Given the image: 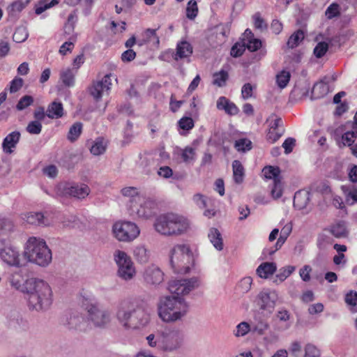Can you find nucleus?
Wrapping results in <instances>:
<instances>
[{"label":"nucleus","instance_id":"nucleus-1","mask_svg":"<svg viewBox=\"0 0 357 357\" xmlns=\"http://www.w3.org/2000/svg\"><path fill=\"white\" fill-rule=\"evenodd\" d=\"M198 286L196 278L176 280L169 283V291L176 296L160 298L158 304L160 318L165 322H174L181 319L188 311V305L180 296L188 294Z\"/></svg>","mask_w":357,"mask_h":357},{"label":"nucleus","instance_id":"nucleus-2","mask_svg":"<svg viewBox=\"0 0 357 357\" xmlns=\"http://www.w3.org/2000/svg\"><path fill=\"white\" fill-rule=\"evenodd\" d=\"M22 280L21 271L12 273L8 277L12 287L28 295L30 308L40 311L52 305L53 294L48 282L37 278H30L22 284Z\"/></svg>","mask_w":357,"mask_h":357},{"label":"nucleus","instance_id":"nucleus-3","mask_svg":"<svg viewBox=\"0 0 357 357\" xmlns=\"http://www.w3.org/2000/svg\"><path fill=\"white\" fill-rule=\"evenodd\" d=\"M116 316L120 323L126 328H140L149 321V314L145 310L130 301L121 303Z\"/></svg>","mask_w":357,"mask_h":357},{"label":"nucleus","instance_id":"nucleus-4","mask_svg":"<svg viewBox=\"0 0 357 357\" xmlns=\"http://www.w3.org/2000/svg\"><path fill=\"white\" fill-rule=\"evenodd\" d=\"M190 224L187 218L176 213H165L157 217L153 223L155 230L165 236H177L185 233Z\"/></svg>","mask_w":357,"mask_h":357},{"label":"nucleus","instance_id":"nucleus-5","mask_svg":"<svg viewBox=\"0 0 357 357\" xmlns=\"http://www.w3.org/2000/svg\"><path fill=\"white\" fill-rule=\"evenodd\" d=\"M23 256L27 261L41 267L47 266L52 259L51 250L45 241L36 236L29 237L26 241Z\"/></svg>","mask_w":357,"mask_h":357},{"label":"nucleus","instance_id":"nucleus-6","mask_svg":"<svg viewBox=\"0 0 357 357\" xmlns=\"http://www.w3.org/2000/svg\"><path fill=\"white\" fill-rule=\"evenodd\" d=\"M112 74L105 75L101 80L94 82L91 87V112L102 114L105 112L107 102L102 99L104 96H108L111 89Z\"/></svg>","mask_w":357,"mask_h":357},{"label":"nucleus","instance_id":"nucleus-7","mask_svg":"<svg viewBox=\"0 0 357 357\" xmlns=\"http://www.w3.org/2000/svg\"><path fill=\"white\" fill-rule=\"evenodd\" d=\"M170 264L176 273L185 274L193 265V256L188 246L176 245L169 252Z\"/></svg>","mask_w":357,"mask_h":357},{"label":"nucleus","instance_id":"nucleus-8","mask_svg":"<svg viewBox=\"0 0 357 357\" xmlns=\"http://www.w3.org/2000/svg\"><path fill=\"white\" fill-rule=\"evenodd\" d=\"M157 204L151 199L138 197L136 203L130 204V215H136L139 218L148 220L153 218L156 213Z\"/></svg>","mask_w":357,"mask_h":357},{"label":"nucleus","instance_id":"nucleus-9","mask_svg":"<svg viewBox=\"0 0 357 357\" xmlns=\"http://www.w3.org/2000/svg\"><path fill=\"white\" fill-rule=\"evenodd\" d=\"M79 303L84 310V313L79 314L76 312L70 315L69 319L65 323L70 328L80 329L82 325L88 324L89 316V298L88 291L84 289L80 292Z\"/></svg>","mask_w":357,"mask_h":357},{"label":"nucleus","instance_id":"nucleus-10","mask_svg":"<svg viewBox=\"0 0 357 357\" xmlns=\"http://www.w3.org/2000/svg\"><path fill=\"white\" fill-rule=\"evenodd\" d=\"M113 233L119 241L129 242L135 239L140 233L138 226L130 221H121L114 223Z\"/></svg>","mask_w":357,"mask_h":357},{"label":"nucleus","instance_id":"nucleus-11","mask_svg":"<svg viewBox=\"0 0 357 357\" xmlns=\"http://www.w3.org/2000/svg\"><path fill=\"white\" fill-rule=\"evenodd\" d=\"M114 258L118 266V275L124 280H131L136 273L131 258L121 250H116L114 254Z\"/></svg>","mask_w":357,"mask_h":357},{"label":"nucleus","instance_id":"nucleus-12","mask_svg":"<svg viewBox=\"0 0 357 357\" xmlns=\"http://www.w3.org/2000/svg\"><path fill=\"white\" fill-rule=\"evenodd\" d=\"M0 261L10 267H22L21 252L19 248L10 243L0 247Z\"/></svg>","mask_w":357,"mask_h":357},{"label":"nucleus","instance_id":"nucleus-13","mask_svg":"<svg viewBox=\"0 0 357 357\" xmlns=\"http://www.w3.org/2000/svg\"><path fill=\"white\" fill-rule=\"evenodd\" d=\"M56 193L61 197L83 199L89 195L87 185L75 183H61L56 186Z\"/></svg>","mask_w":357,"mask_h":357},{"label":"nucleus","instance_id":"nucleus-14","mask_svg":"<svg viewBox=\"0 0 357 357\" xmlns=\"http://www.w3.org/2000/svg\"><path fill=\"white\" fill-rule=\"evenodd\" d=\"M181 334L176 329L165 328L158 335V344H160L165 350H174L179 347L181 341Z\"/></svg>","mask_w":357,"mask_h":357},{"label":"nucleus","instance_id":"nucleus-15","mask_svg":"<svg viewBox=\"0 0 357 357\" xmlns=\"http://www.w3.org/2000/svg\"><path fill=\"white\" fill-rule=\"evenodd\" d=\"M277 301L278 294L276 291L269 289L260 291L256 298V303L259 309L270 313L274 310Z\"/></svg>","mask_w":357,"mask_h":357},{"label":"nucleus","instance_id":"nucleus-16","mask_svg":"<svg viewBox=\"0 0 357 357\" xmlns=\"http://www.w3.org/2000/svg\"><path fill=\"white\" fill-rule=\"evenodd\" d=\"M269 123V129L266 135L267 140L271 143L277 142L283 134V129L280 127L282 125V120L276 114H272L267 119Z\"/></svg>","mask_w":357,"mask_h":357},{"label":"nucleus","instance_id":"nucleus-17","mask_svg":"<svg viewBox=\"0 0 357 357\" xmlns=\"http://www.w3.org/2000/svg\"><path fill=\"white\" fill-rule=\"evenodd\" d=\"M143 278L147 284L158 285L163 281L164 273L158 267L151 265L146 268Z\"/></svg>","mask_w":357,"mask_h":357},{"label":"nucleus","instance_id":"nucleus-18","mask_svg":"<svg viewBox=\"0 0 357 357\" xmlns=\"http://www.w3.org/2000/svg\"><path fill=\"white\" fill-rule=\"evenodd\" d=\"M109 321V313L98 304H91V321L96 326H102Z\"/></svg>","mask_w":357,"mask_h":357},{"label":"nucleus","instance_id":"nucleus-19","mask_svg":"<svg viewBox=\"0 0 357 357\" xmlns=\"http://www.w3.org/2000/svg\"><path fill=\"white\" fill-rule=\"evenodd\" d=\"M20 136L19 131H13L9 133L3 140V151L6 154L12 153L20 141Z\"/></svg>","mask_w":357,"mask_h":357},{"label":"nucleus","instance_id":"nucleus-20","mask_svg":"<svg viewBox=\"0 0 357 357\" xmlns=\"http://www.w3.org/2000/svg\"><path fill=\"white\" fill-rule=\"evenodd\" d=\"M22 218L30 225H48L50 222L48 218L41 212H29L22 215Z\"/></svg>","mask_w":357,"mask_h":357},{"label":"nucleus","instance_id":"nucleus-21","mask_svg":"<svg viewBox=\"0 0 357 357\" xmlns=\"http://www.w3.org/2000/svg\"><path fill=\"white\" fill-rule=\"evenodd\" d=\"M192 46L186 40H182L177 43L176 53L173 55L175 61L190 57L192 54Z\"/></svg>","mask_w":357,"mask_h":357},{"label":"nucleus","instance_id":"nucleus-22","mask_svg":"<svg viewBox=\"0 0 357 357\" xmlns=\"http://www.w3.org/2000/svg\"><path fill=\"white\" fill-rule=\"evenodd\" d=\"M291 230L292 226L291 224H287L286 225H284V227H283V228L281 230L280 236L278 238L274 247L266 250V252L269 255H273L277 250H280L282 248L283 244L285 243L287 237L291 232Z\"/></svg>","mask_w":357,"mask_h":357},{"label":"nucleus","instance_id":"nucleus-23","mask_svg":"<svg viewBox=\"0 0 357 357\" xmlns=\"http://www.w3.org/2000/svg\"><path fill=\"white\" fill-rule=\"evenodd\" d=\"M159 29H146L143 32L144 38L137 41L139 46H142L144 44L152 42L153 44L158 47L160 45V38L157 35L156 31Z\"/></svg>","mask_w":357,"mask_h":357},{"label":"nucleus","instance_id":"nucleus-24","mask_svg":"<svg viewBox=\"0 0 357 357\" xmlns=\"http://www.w3.org/2000/svg\"><path fill=\"white\" fill-rule=\"evenodd\" d=\"M76 70L74 68H66L60 70L59 79L63 85L70 88L75 85V76Z\"/></svg>","mask_w":357,"mask_h":357},{"label":"nucleus","instance_id":"nucleus-25","mask_svg":"<svg viewBox=\"0 0 357 357\" xmlns=\"http://www.w3.org/2000/svg\"><path fill=\"white\" fill-rule=\"evenodd\" d=\"M47 116L50 119H59L63 115V107L61 102L54 101L50 103L46 111Z\"/></svg>","mask_w":357,"mask_h":357},{"label":"nucleus","instance_id":"nucleus-26","mask_svg":"<svg viewBox=\"0 0 357 357\" xmlns=\"http://www.w3.org/2000/svg\"><path fill=\"white\" fill-rule=\"evenodd\" d=\"M276 265L273 262H264L257 268V274L261 278H268L276 271Z\"/></svg>","mask_w":357,"mask_h":357},{"label":"nucleus","instance_id":"nucleus-27","mask_svg":"<svg viewBox=\"0 0 357 357\" xmlns=\"http://www.w3.org/2000/svg\"><path fill=\"white\" fill-rule=\"evenodd\" d=\"M107 147V141L102 137H98L91 146V153L94 155L103 154Z\"/></svg>","mask_w":357,"mask_h":357},{"label":"nucleus","instance_id":"nucleus-28","mask_svg":"<svg viewBox=\"0 0 357 357\" xmlns=\"http://www.w3.org/2000/svg\"><path fill=\"white\" fill-rule=\"evenodd\" d=\"M208 236L211 243L218 250H222L223 249V240L222 238V234L218 229H210Z\"/></svg>","mask_w":357,"mask_h":357},{"label":"nucleus","instance_id":"nucleus-29","mask_svg":"<svg viewBox=\"0 0 357 357\" xmlns=\"http://www.w3.org/2000/svg\"><path fill=\"white\" fill-rule=\"evenodd\" d=\"M31 0H16L13 2L8 8V13L10 16H17L29 3Z\"/></svg>","mask_w":357,"mask_h":357},{"label":"nucleus","instance_id":"nucleus-30","mask_svg":"<svg viewBox=\"0 0 357 357\" xmlns=\"http://www.w3.org/2000/svg\"><path fill=\"white\" fill-rule=\"evenodd\" d=\"M232 169L233 177L235 183L238 184L241 183L245 175V169L243 165L239 160H235L232 162Z\"/></svg>","mask_w":357,"mask_h":357},{"label":"nucleus","instance_id":"nucleus-31","mask_svg":"<svg viewBox=\"0 0 357 357\" xmlns=\"http://www.w3.org/2000/svg\"><path fill=\"white\" fill-rule=\"evenodd\" d=\"M229 75L227 70H220L213 74V84L218 87H224L226 86Z\"/></svg>","mask_w":357,"mask_h":357},{"label":"nucleus","instance_id":"nucleus-32","mask_svg":"<svg viewBox=\"0 0 357 357\" xmlns=\"http://www.w3.org/2000/svg\"><path fill=\"white\" fill-rule=\"evenodd\" d=\"M74 16L70 15L68 17V21L63 27V38L66 40H69L70 38H75V41L77 40V34L74 31Z\"/></svg>","mask_w":357,"mask_h":357},{"label":"nucleus","instance_id":"nucleus-33","mask_svg":"<svg viewBox=\"0 0 357 357\" xmlns=\"http://www.w3.org/2000/svg\"><path fill=\"white\" fill-rule=\"evenodd\" d=\"M329 231L331 234L336 238L344 237L347 234L345 222L344 221H339L331 225Z\"/></svg>","mask_w":357,"mask_h":357},{"label":"nucleus","instance_id":"nucleus-34","mask_svg":"<svg viewBox=\"0 0 357 357\" xmlns=\"http://www.w3.org/2000/svg\"><path fill=\"white\" fill-rule=\"evenodd\" d=\"M343 192L345 195L346 202L349 205H353L357 203V188L355 186L342 188Z\"/></svg>","mask_w":357,"mask_h":357},{"label":"nucleus","instance_id":"nucleus-35","mask_svg":"<svg viewBox=\"0 0 357 357\" xmlns=\"http://www.w3.org/2000/svg\"><path fill=\"white\" fill-rule=\"evenodd\" d=\"M328 87L327 83L321 80L319 82L316 83L312 88V95L315 98H319L327 94Z\"/></svg>","mask_w":357,"mask_h":357},{"label":"nucleus","instance_id":"nucleus-36","mask_svg":"<svg viewBox=\"0 0 357 357\" xmlns=\"http://www.w3.org/2000/svg\"><path fill=\"white\" fill-rule=\"evenodd\" d=\"M304 32L301 29L297 30L289 38L287 43V46L291 49L296 47L299 45L300 42L304 39Z\"/></svg>","mask_w":357,"mask_h":357},{"label":"nucleus","instance_id":"nucleus-37","mask_svg":"<svg viewBox=\"0 0 357 357\" xmlns=\"http://www.w3.org/2000/svg\"><path fill=\"white\" fill-rule=\"evenodd\" d=\"M264 176L268 179H273V181L281 178L280 169L278 167L266 166L262 169Z\"/></svg>","mask_w":357,"mask_h":357},{"label":"nucleus","instance_id":"nucleus-38","mask_svg":"<svg viewBox=\"0 0 357 357\" xmlns=\"http://www.w3.org/2000/svg\"><path fill=\"white\" fill-rule=\"evenodd\" d=\"M121 192L124 197H130V204L136 203L138 197H142L139 194L138 189L135 187H126Z\"/></svg>","mask_w":357,"mask_h":357},{"label":"nucleus","instance_id":"nucleus-39","mask_svg":"<svg viewBox=\"0 0 357 357\" xmlns=\"http://www.w3.org/2000/svg\"><path fill=\"white\" fill-rule=\"evenodd\" d=\"M82 131V124L80 122L75 123L68 131L67 138L71 142L76 141Z\"/></svg>","mask_w":357,"mask_h":357},{"label":"nucleus","instance_id":"nucleus-40","mask_svg":"<svg viewBox=\"0 0 357 357\" xmlns=\"http://www.w3.org/2000/svg\"><path fill=\"white\" fill-rule=\"evenodd\" d=\"M357 138V129L347 131L342 135V141L344 146H348L350 148L354 145L355 139Z\"/></svg>","mask_w":357,"mask_h":357},{"label":"nucleus","instance_id":"nucleus-41","mask_svg":"<svg viewBox=\"0 0 357 357\" xmlns=\"http://www.w3.org/2000/svg\"><path fill=\"white\" fill-rule=\"evenodd\" d=\"M291 75L290 73L286 70H282L276 76V82L278 86L280 89H284L288 84L290 80Z\"/></svg>","mask_w":357,"mask_h":357},{"label":"nucleus","instance_id":"nucleus-42","mask_svg":"<svg viewBox=\"0 0 357 357\" xmlns=\"http://www.w3.org/2000/svg\"><path fill=\"white\" fill-rule=\"evenodd\" d=\"M135 259L140 263H146L149 259L147 250L144 246H138L134 250Z\"/></svg>","mask_w":357,"mask_h":357},{"label":"nucleus","instance_id":"nucleus-43","mask_svg":"<svg viewBox=\"0 0 357 357\" xmlns=\"http://www.w3.org/2000/svg\"><path fill=\"white\" fill-rule=\"evenodd\" d=\"M75 38H70L69 40H66L60 47L59 52L60 54L65 56L70 53L75 47Z\"/></svg>","mask_w":357,"mask_h":357},{"label":"nucleus","instance_id":"nucleus-44","mask_svg":"<svg viewBox=\"0 0 357 357\" xmlns=\"http://www.w3.org/2000/svg\"><path fill=\"white\" fill-rule=\"evenodd\" d=\"M198 14V6L195 0L188 1L186 8V17L190 20H194Z\"/></svg>","mask_w":357,"mask_h":357},{"label":"nucleus","instance_id":"nucleus-45","mask_svg":"<svg viewBox=\"0 0 357 357\" xmlns=\"http://www.w3.org/2000/svg\"><path fill=\"white\" fill-rule=\"evenodd\" d=\"M195 150L192 147L187 146L182 151L181 158L184 162L190 163L195 160Z\"/></svg>","mask_w":357,"mask_h":357},{"label":"nucleus","instance_id":"nucleus-46","mask_svg":"<svg viewBox=\"0 0 357 357\" xmlns=\"http://www.w3.org/2000/svg\"><path fill=\"white\" fill-rule=\"evenodd\" d=\"M328 44L326 42H319L314 48L313 53L317 58H322L328 52Z\"/></svg>","mask_w":357,"mask_h":357},{"label":"nucleus","instance_id":"nucleus-47","mask_svg":"<svg viewBox=\"0 0 357 357\" xmlns=\"http://www.w3.org/2000/svg\"><path fill=\"white\" fill-rule=\"evenodd\" d=\"M42 123L39 121H31L27 124L26 130L31 135H39L42 131Z\"/></svg>","mask_w":357,"mask_h":357},{"label":"nucleus","instance_id":"nucleus-48","mask_svg":"<svg viewBox=\"0 0 357 357\" xmlns=\"http://www.w3.org/2000/svg\"><path fill=\"white\" fill-rule=\"evenodd\" d=\"M29 36L26 29L24 27H19L16 29L13 38L15 43H22L25 41Z\"/></svg>","mask_w":357,"mask_h":357},{"label":"nucleus","instance_id":"nucleus-49","mask_svg":"<svg viewBox=\"0 0 357 357\" xmlns=\"http://www.w3.org/2000/svg\"><path fill=\"white\" fill-rule=\"evenodd\" d=\"M271 192L274 199H279L282 197L283 193V186L281 178L273 181Z\"/></svg>","mask_w":357,"mask_h":357},{"label":"nucleus","instance_id":"nucleus-50","mask_svg":"<svg viewBox=\"0 0 357 357\" xmlns=\"http://www.w3.org/2000/svg\"><path fill=\"white\" fill-rule=\"evenodd\" d=\"M234 146L238 151H246L252 149V142L246 138H243L236 140Z\"/></svg>","mask_w":357,"mask_h":357},{"label":"nucleus","instance_id":"nucleus-51","mask_svg":"<svg viewBox=\"0 0 357 357\" xmlns=\"http://www.w3.org/2000/svg\"><path fill=\"white\" fill-rule=\"evenodd\" d=\"M33 102V98L31 96H24L22 97L18 101L16 109L19 111L24 110L27 108L29 106L31 105Z\"/></svg>","mask_w":357,"mask_h":357},{"label":"nucleus","instance_id":"nucleus-52","mask_svg":"<svg viewBox=\"0 0 357 357\" xmlns=\"http://www.w3.org/2000/svg\"><path fill=\"white\" fill-rule=\"evenodd\" d=\"M252 278L251 277H245L241 280L237 285L238 289L241 293H247L251 288Z\"/></svg>","mask_w":357,"mask_h":357},{"label":"nucleus","instance_id":"nucleus-53","mask_svg":"<svg viewBox=\"0 0 357 357\" xmlns=\"http://www.w3.org/2000/svg\"><path fill=\"white\" fill-rule=\"evenodd\" d=\"M295 267L293 266H287L280 270L279 273L276 275V278L280 282L284 281L294 271Z\"/></svg>","mask_w":357,"mask_h":357},{"label":"nucleus","instance_id":"nucleus-54","mask_svg":"<svg viewBox=\"0 0 357 357\" xmlns=\"http://www.w3.org/2000/svg\"><path fill=\"white\" fill-rule=\"evenodd\" d=\"M257 88L256 85H252L250 83L245 84L241 89V96L243 99L248 100L252 97L253 90Z\"/></svg>","mask_w":357,"mask_h":357},{"label":"nucleus","instance_id":"nucleus-55","mask_svg":"<svg viewBox=\"0 0 357 357\" xmlns=\"http://www.w3.org/2000/svg\"><path fill=\"white\" fill-rule=\"evenodd\" d=\"M250 331V324L248 322L242 321L237 325L234 334L237 337H241L248 334Z\"/></svg>","mask_w":357,"mask_h":357},{"label":"nucleus","instance_id":"nucleus-56","mask_svg":"<svg viewBox=\"0 0 357 357\" xmlns=\"http://www.w3.org/2000/svg\"><path fill=\"white\" fill-rule=\"evenodd\" d=\"M340 15V6L336 3L331 4L326 10V15L328 19H333Z\"/></svg>","mask_w":357,"mask_h":357},{"label":"nucleus","instance_id":"nucleus-57","mask_svg":"<svg viewBox=\"0 0 357 357\" xmlns=\"http://www.w3.org/2000/svg\"><path fill=\"white\" fill-rule=\"evenodd\" d=\"M178 124L179 128L184 130H190L192 129L195 126L192 119L187 116L182 117L178 121Z\"/></svg>","mask_w":357,"mask_h":357},{"label":"nucleus","instance_id":"nucleus-58","mask_svg":"<svg viewBox=\"0 0 357 357\" xmlns=\"http://www.w3.org/2000/svg\"><path fill=\"white\" fill-rule=\"evenodd\" d=\"M320 351L319 349L312 344H306L305 347V356L304 357H319Z\"/></svg>","mask_w":357,"mask_h":357},{"label":"nucleus","instance_id":"nucleus-59","mask_svg":"<svg viewBox=\"0 0 357 357\" xmlns=\"http://www.w3.org/2000/svg\"><path fill=\"white\" fill-rule=\"evenodd\" d=\"M244 44L250 52H256L261 47V41L257 38H251V40L244 42Z\"/></svg>","mask_w":357,"mask_h":357},{"label":"nucleus","instance_id":"nucleus-60","mask_svg":"<svg viewBox=\"0 0 357 357\" xmlns=\"http://www.w3.org/2000/svg\"><path fill=\"white\" fill-rule=\"evenodd\" d=\"M245 50V46L244 42H243V44L236 43L232 46L230 51V54L231 56L236 58L241 56L243 54Z\"/></svg>","mask_w":357,"mask_h":357},{"label":"nucleus","instance_id":"nucleus-61","mask_svg":"<svg viewBox=\"0 0 357 357\" xmlns=\"http://www.w3.org/2000/svg\"><path fill=\"white\" fill-rule=\"evenodd\" d=\"M254 26L255 29L263 30L267 29V24L265 22L264 19L261 17L259 13H257L253 16Z\"/></svg>","mask_w":357,"mask_h":357},{"label":"nucleus","instance_id":"nucleus-62","mask_svg":"<svg viewBox=\"0 0 357 357\" xmlns=\"http://www.w3.org/2000/svg\"><path fill=\"white\" fill-rule=\"evenodd\" d=\"M22 85L23 79L16 77L10 82L9 91L10 93H15L22 88Z\"/></svg>","mask_w":357,"mask_h":357},{"label":"nucleus","instance_id":"nucleus-63","mask_svg":"<svg viewBox=\"0 0 357 357\" xmlns=\"http://www.w3.org/2000/svg\"><path fill=\"white\" fill-rule=\"evenodd\" d=\"M136 55V52L133 50L128 49L121 54V59L123 62H130L135 59Z\"/></svg>","mask_w":357,"mask_h":357},{"label":"nucleus","instance_id":"nucleus-64","mask_svg":"<svg viewBox=\"0 0 357 357\" xmlns=\"http://www.w3.org/2000/svg\"><path fill=\"white\" fill-rule=\"evenodd\" d=\"M345 302L347 305L354 308L357 304V293L351 291L345 296Z\"/></svg>","mask_w":357,"mask_h":357}]
</instances>
